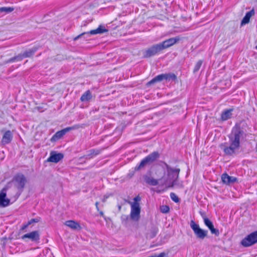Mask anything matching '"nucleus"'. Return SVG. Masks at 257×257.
Masks as SVG:
<instances>
[{"instance_id": "nucleus-1", "label": "nucleus", "mask_w": 257, "mask_h": 257, "mask_svg": "<svg viewBox=\"0 0 257 257\" xmlns=\"http://www.w3.org/2000/svg\"><path fill=\"white\" fill-rule=\"evenodd\" d=\"M230 145L227 143H222L219 147L226 155L231 156L235 153L239 149L241 138V127L239 124H236L232 130L231 133L228 136Z\"/></svg>"}, {"instance_id": "nucleus-2", "label": "nucleus", "mask_w": 257, "mask_h": 257, "mask_svg": "<svg viewBox=\"0 0 257 257\" xmlns=\"http://www.w3.org/2000/svg\"><path fill=\"white\" fill-rule=\"evenodd\" d=\"M164 165L167 175L165 184H169L168 187H173L176 184L180 170L179 168H173L166 163H164Z\"/></svg>"}, {"instance_id": "nucleus-3", "label": "nucleus", "mask_w": 257, "mask_h": 257, "mask_svg": "<svg viewBox=\"0 0 257 257\" xmlns=\"http://www.w3.org/2000/svg\"><path fill=\"white\" fill-rule=\"evenodd\" d=\"M15 187L18 189L19 196L23 191L27 182L26 177L23 174H17L13 178Z\"/></svg>"}, {"instance_id": "nucleus-4", "label": "nucleus", "mask_w": 257, "mask_h": 257, "mask_svg": "<svg viewBox=\"0 0 257 257\" xmlns=\"http://www.w3.org/2000/svg\"><path fill=\"white\" fill-rule=\"evenodd\" d=\"M190 225L193 230L194 234L198 238L203 239L207 235L208 231L201 229L199 225L192 220L190 221Z\"/></svg>"}, {"instance_id": "nucleus-5", "label": "nucleus", "mask_w": 257, "mask_h": 257, "mask_svg": "<svg viewBox=\"0 0 257 257\" xmlns=\"http://www.w3.org/2000/svg\"><path fill=\"white\" fill-rule=\"evenodd\" d=\"M128 203L131 205V210L130 213V218L132 220L137 221L140 218L141 207L139 203H132L129 201Z\"/></svg>"}, {"instance_id": "nucleus-6", "label": "nucleus", "mask_w": 257, "mask_h": 257, "mask_svg": "<svg viewBox=\"0 0 257 257\" xmlns=\"http://www.w3.org/2000/svg\"><path fill=\"white\" fill-rule=\"evenodd\" d=\"M177 78V76L174 73H165L158 75L155 77L153 79L148 83V85H151L157 82H161L163 80H175Z\"/></svg>"}, {"instance_id": "nucleus-7", "label": "nucleus", "mask_w": 257, "mask_h": 257, "mask_svg": "<svg viewBox=\"0 0 257 257\" xmlns=\"http://www.w3.org/2000/svg\"><path fill=\"white\" fill-rule=\"evenodd\" d=\"M162 51V49L160 44H157L144 51L143 56L144 58H150L157 55Z\"/></svg>"}, {"instance_id": "nucleus-8", "label": "nucleus", "mask_w": 257, "mask_h": 257, "mask_svg": "<svg viewBox=\"0 0 257 257\" xmlns=\"http://www.w3.org/2000/svg\"><path fill=\"white\" fill-rule=\"evenodd\" d=\"M257 242V231H255L242 240V245L250 246Z\"/></svg>"}, {"instance_id": "nucleus-9", "label": "nucleus", "mask_w": 257, "mask_h": 257, "mask_svg": "<svg viewBox=\"0 0 257 257\" xmlns=\"http://www.w3.org/2000/svg\"><path fill=\"white\" fill-rule=\"evenodd\" d=\"M107 32H108V30L106 29L104 26L100 25L97 29H96L95 30H91L90 31L87 32L82 33V34H81L79 35L76 37L74 39V40H77L79 38H81L82 36H85V35H86L87 36H89V35H96L97 34H102V33H104Z\"/></svg>"}, {"instance_id": "nucleus-10", "label": "nucleus", "mask_w": 257, "mask_h": 257, "mask_svg": "<svg viewBox=\"0 0 257 257\" xmlns=\"http://www.w3.org/2000/svg\"><path fill=\"white\" fill-rule=\"evenodd\" d=\"M77 128L78 127L77 126H73L71 127H67L61 131H58L51 138L50 141L52 142H56L62 138L63 136L65 135L67 132Z\"/></svg>"}, {"instance_id": "nucleus-11", "label": "nucleus", "mask_w": 257, "mask_h": 257, "mask_svg": "<svg viewBox=\"0 0 257 257\" xmlns=\"http://www.w3.org/2000/svg\"><path fill=\"white\" fill-rule=\"evenodd\" d=\"M7 187H4L0 192V207H5L10 204V200L7 198Z\"/></svg>"}, {"instance_id": "nucleus-12", "label": "nucleus", "mask_w": 257, "mask_h": 257, "mask_svg": "<svg viewBox=\"0 0 257 257\" xmlns=\"http://www.w3.org/2000/svg\"><path fill=\"white\" fill-rule=\"evenodd\" d=\"M180 38L179 37L171 38L163 42L160 43L162 50L170 47L179 41Z\"/></svg>"}, {"instance_id": "nucleus-13", "label": "nucleus", "mask_w": 257, "mask_h": 257, "mask_svg": "<svg viewBox=\"0 0 257 257\" xmlns=\"http://www.w3.org/2000/svg\"><path fill=\"white\" fill-rule=\"evenodd\" d=\"M21 238L23 240L28 238L32 241L38 242L40 240L39 232L37 230L33 231L24 234Z\"/></svg>"}, {"instance_id": "nucleus-14", "label": "nucleus", "mask_w": 257, "mask_h": 257, "mask_svg": "<svg viewBox=\"0 0 257 257\" xmlns=\"http://www.w3.org/2000/svg\"><path fill=\"white\" fill-rule=\"evenodd\" d=\"M63 155L62 153H57L52 151L50 153V157L47 159V162L57 163L63 158Z\"/></svg>"}, {"instance_id": "nucleus-15", "label": "nucleus", "mask_w": 257, "mask_h": 257, "mask_svg": "<svg viewBox=\"0 0 257 257\" xmlns=\"http://www.w3.org/2000/svg\"><path fill=\"white\" fill-rule=\"evenodd\" d=\"M13 134L10 130L7 131L4 134L2 140L3 145H6L10 143L13 139Z\"/></svg>"}, {"instance_id": "nucleus-16", "label": "nucleus", "mask_w": 257, "mask_h": 257, "mask_svg": "<svg viewBox=\"0 0 257 257\" xmlns=\"http://www.w3.org/2000/svg\"><path fill=\"white\" fill-rule=\"evenodd\" d=\"M159 157V154L157 152H154L145 158L146 161L149 165L155 162Z\"/></svg>"}, {"instance_id": "nucleus-17", "label": "nucleus", "mask_w": 257, "mask_h": 257, "mask_svg": "<svg viewBox=\"0 0 257 257\" xmlns=\"http://www.w3.org/2000/svg\"><path fill=\"white\" fill-rule=\"evenodd\" d=\"M254 14L255 13L253 9H252L250 11L247 12L245 16L242 19V26L248 24L249 22L250 18L254 16Z\"/></svg>"}, {"instance_id": "nucleus-18", "label": "nucleus", "mask_w": 257, "mask_h": 257, "mask_svg": "<svg viewBox=\"0 0 257 257\" xmlns=\"http://www.w3.org/2000/svg\"><path fill=\"white\" fill-rule=\"evenodd\" d=\"M65 224L73 229H80L81 228L80 225L77 222L73 220L66 221Z\"/></svg>"}, {"instance_id": "nucleus-19", "label": "nucleus", "mask_w": 257, "mask_h": 257, "mask_svg": "<svg viewBox=\"0 0 257 257\" xmlns=\"http://www.w3.org/2000/svg\"><path fill=\"white\" fill-rule=\"evenodd\" d=\"M100 152V151L98 150H90L88 151V154L84 156L83 157L86 159H90L92 158L93 156L98 155Z\"/></svg>"}, {"instance_id": "nucleus-20", "label": "nucleus", "mask_w": 257, "mask_h": 257, "mask_svg": "<svg viewBox=\"0 0 257 257\" xmlns=\"http://www.w3.org/2000/svg\"><path fill=\"white\" fill-rule=\"evenodd\" d=\"M92 98L91 93L90 90L86 91L82 94L80 98V100L82 102H87L89 101Z\"/></svg>"}, {"instance_id": "nucleus-21", "label": "nucleus", "mask_w": 257, "mask_h": 257, "mask_svg": "<svg viewBox=\"0 0 257 257\" xmlns=\"http://www.w3.org/2000/svg\"><path fill=\"white\" fill-rule=\"evenodd\" d=\"M38 48L37 47H33L25 51L23 54L24 58H28L33 56L34 53L37 51Z\"/></svg>"}, {"instance_id": "nucleus-22", "label": "nucleus", "mask_w": 257, "mask_h": 257, "mask_svg": "<svg viewBox=\"0 0 257 257\" xmlns=\"http://www.w3.org/2000/svg\"><path fill=\"white\" fill-rule=\"evenodd\" d=\"M232 109H227L224 111L221 114V119L225 121L230 118L232 115Z\"/></svg>"}, {"instance_id": "nucleus-23", "label": "nucleus", "mask_w": 257, "mask_h": 257, "mask_svg": "<svg viewBox=\"0 0 257 257\" xmlns=\"http://www.w3.org/2000/svg\"><path fill=\"white\" fill-rule=\"evenodd\" d=\"M145 181L147 183L152 186H156L159 184L158 180L147 176L145 177Z\"/></svg>"}, {"instance_id": "nucleus-24", "label": "nucleus", "mask_w": 257, "mask_h": 257, "mask_svg": "<svg viewBox=\"0 0 257 257\" xmlns=\"http://www.w3.org/2000/svg\"><path fill=\"white\" fill-rule=\"evenodd\" d=\"M158 232V228L155 226H153L150 229V232L148 233L147 236L150 238H153L156 236Z\"/></svg>"}, {"instance_id": "nucleus-25", "label": "nucleus", "mask_w": 257, "mask_h": 257, "mask_svg": "<svg viewBox=\"0 0 257 257\" xmlns=\"http://www.w3.org/2000/svg\"><path fill=\"white\" fill-rule=\"evenodd\" d=\"M149 165L148 163H147V161H146V159L144 158L143 160H142L140 163V164L138 166H137L135 170L136 171L140 170L143 168H144L146 165Z\"/></svg>"}, {"instance_id": "nucleus-26", "label": "nucleus", "mask_w": 257, "mask_h": 257, "mask_svg": "<svg viewBox=\"0 0 257 257\" xmlns=\"http://www.w3.org/2000/svg\"><path fill=\"white\" fill-rule=\"evenodd\" d=\"M149 165L148 163H147V161H146V159L144 158L143 160H142L140 163V164L138 166H137L135 170L136 171L140 170L143 168H144L146 165Z\"/></svg>"}, {"instance_id": "nucleus-27", "label": "nucleus", "mask_w": 257, "mask_h": 257, "mask_svg": "<svg viewBox=\"0 0 257 257\" xmlns=\"http://www.w3.org/2000/svg\"><path fill=\"white\" fill-rule=\"evenodd\" d=\"M231 177L228 176L227 174L224 173L222 175L221 179L222 182L225 184H229Z\"/></svg>"}, {"instance_id": "nucleus-28", "label": "nucleus", "mask_w": 257, "mask_h": 257, "mask_svg": "<svg viewBox=\"0 0 257 257\" xmlns=\"http://www.w3.org/2000/svg\"><path fill=\"white\" fill-rule=\"evenodd\" d=\"M203 63V61L201 60H200L197 61V62L196 63L194 69H193V73H196L200 69L201 66H202Z\"/></svg>"}, {"instance_id": "nucleus-29", "label": "nucleus", "mask_w": 257, "mask_h": 257, "mask_svg": "<svg viewBox=\"0 0 257 257\" xmlns=\"http://www.w3.org/2000/svg\"><path fill=\"white\" fill-rule=\"evenodd\" d=\"M14 9L12 7H2L0 8V13H10L14 11Z\"/></svg>"}, {"instance_id": "nucleus-30", "label": "nucleus", "mask_w": 257, "mask_h": 257, "mask_svg": "<svg viewBox=\"0 0 257 257\" xmlns=\"http://www.w3.org/2000/svg\"><path fill=\"white\" fill-rule=\"evenodd\" d=\"M208 228L210 229L211 233L213 234H215L216 236H218L219 234V230L214 227L213 224Z\"/></svg>"}, {"instance_id": "nucleus-31", "label": "nucleus", "mask_w": 257, "mask_h": 257, "mask_svg": "<svg viewBox=\"0 0 257 257\" xmlns=\"http://www.w3.org/2000/svg\"><path fill=\"white\" fill-rule=\"evenodd\" d=\"M208 228L210 229L211 233L213 234H215L216 236H218L219 234V230L214 227L213 224Z\"/></svg>"}, {"instance_id": "nucleus-32", "label": "nucleus", "mask_w": 257, "mask_h": 257, "mask_svg": "<svg viewBox=\"0 0 257 257\" xmlns=\"http://www.w3.org/2000/svg\"><path fill=\"white\" fill-rule=\"evenodd\" d=\"M208 228L210 229L211 233L213 234H215L216 236H218L219 234V230L214 227L213 224Z\"/></svg>"}, {"instance_id": "nucleus-33", "label": "nucleus", "mask_w": 257, "mask_h": 257, "mask_svg": "<svg viewBox=\"0 0 257 257\" xmlns=\"http://www.w3.org/2000/svg\"><path fill=\"white\" fill-rule=\"evenodd\" d=\"M208 228L210 229L211 233L213 234H215L216 236H218L219 234V230L214 227L213 224Z\"/></svg>"}, {"instance_id": "nucleus-34", "label": "nucleus", "mask_w": 257, "mask_h": 257, "mask_svg": "<svg viewBox=\"0 0 257 257\" xmlns=\"http://www.w3.org/2000/svg\"><path fill=\"white\" fill-rule=\"evenodd\" d=\"M203 218L204 220V223L205 225L206 226H207L208 228L213 225L212 222L206 216H204V217L203 216Z\"/></svg>"}, {"instance_id": "nucleus-35", "label": "nucleus", "mask_w": 257, "mask_h": 257, "mask_svg": "<svg viewBox=\"0 0 257 257\" xmlns=\"http://www.w3.org/2000/svg\"><path fill=\"white\" fill-rule=\"evenodd\" d=\"M170 197L171 199L176 203L179 202V199L178 197L173 192L170 193Z\"/></svg>"}, {"instance_id": "nucleus-36", "label": "nucleus", "mask_w": 257, "mask_h": 257, "mask_svg": "<svg viewBox=\"0 0 257 257\" xmlns=\"http://www.w3.org/2000/svg\"><path fill=\"white\" fill-rule=\"evenodd\" d=\"M170 208L167 205H164L161 207V211L162 213H166L169 211Z\"/></svg>"}, {"instance_id": "nucleus-37", "label": "nucleus", "mask_w": 257, "mask_h": 257, "mask_svg": "<svg viewBox=\"0 0 257 257\" xmlns=\"http://www.w3.org/2000/svg\"><path fill=\"white\" fill-rule=\"evenodd\" d=\"M40 221V218H36L31 219L30 220H29L27 223L30 225L32 224L33 223H37Z\"/></svg>"}, {"instance_id": "nucleus-38", "label": "nucleus", "mask_w": 257, "mask_h": 257, "mask_svg": "<svg viewBox=\"0 0 257 257\" xmlns=\"http://www.w3.org/2000/svg\"><path fill=\"white\" fill-rule=\"evenodd\" d=\"M128 218H129V216L128 215H122L121 216V221H122V223H126L127 221L128 220Z\"/></svg>"}, {"instance_id": "nucleus-39", "label": "nucleus", "mask_w": 257, "mask_h": 257, "mask_svg": "<svg viewBox=\"0 0 257 257\" xmlns=\"http://www.w3.org/2000/svg\"><path fill=\"white\" fill-rule=\"evenodd\" d=\"M16 61H22L24 58V56L22 53L19 54L18 55L16 56Z\"/></svg>"}, {"instance_id": "nucleus-40", "label": "nucleus", "mask_w": 257, "mask_h": 257, "mask_svg": "<svg viewBox=\"0 0 257 257\" xmlns=\"http://www.w3.org/2000/svg\"><path fill=\"white\" fill-rule=\"evenodd\" d=\"M141 197L139 196H137L134 198V202H132V203H139V202L141 201Z\"/></svg>"}, {"instance_id": "nucleus-41", "label": "nucleus", "mask_w": 257, "mask_h": 257, "mask_svg": "<svg viewBox=\"0 0 257 257\" xmlns=\"http://www.w3.org/2000/svg\"><path fill=\"white\" fill-rule=\"evenodd\" d=\"M16 61V56L13 57L10 59L8 60L7 63H11Z\"/></svg>"}, {"instance_id": "nucleus-42", "label": "nucleus", "mask_w": 257, "mask_h": 257, "mask_svg": "<svg viewBox=\"0 0 257 257\" xmlns=\"http://www.w3.org/2000/svg\"><path fill=\"white\" fill-rule=\"evenodd\" d=\"M29 226V225L28 224V223H27L26 224H24L23 225V226H22L21 228V230H25V229H26L28 226Z\"/></svg>"}, {"instance_id": "nucleus-43", "label": "nucleus", "mask_w": 257, "mask_h": 257, "mask_svg": "<svg viewBox=\"0 0 257 257\" xmlns=\"http://www.w3.org/2000/svg\"><path fill=\"white\" fill-rule=\"evenodd\" d=\"M231 178H232V179H230V183H233V182H235V181H236V178H235V177H231Z\"/></svg>"}, {"instance_id": "nucleus-44", "label": "nucleus", "mask_w": 257, "mask_h": 257, "mask_svg": "<svg viewBox=\"0 0 257 257\" xmlns=\"http://www.w3.org/2000/svg\"><path fill=\"white\" fill-rule=\"evenodd\" d=\"M98 204H99V203L98 202H96L95 203V206H96V208L97 211H99V207H98Z\"/></svg>"}, {"instance_id": "nucleus-45", "label": "nucleus", "mask_w": 257, "mask_h": 257, "mask_svg": "<svg viewBox=\"0 0 257 257\" xmlns=\"http://www.w3.org/2000/svg\"><path fill=\"white\" fill-rule=\"evenodd\" d=\"M99 214H100V215L101 216H102V217H103V216H104L103 212L102 211H100L99 212Z\"/></svg>"}, {"instance_id": "nucleus-46", "label": "nucleus", "mask_w": 257, "mask_h": 257, "mask_svg": "<svg viewBox=\"0 0 257 257\" xmlns=\"http://www.w3.org/2000/svg\"><path fill=\"white\" fill-rule=\"evenodd\" d=\"M201 216H202V217H203V216H204H204H206L205 215L204 213H201Z\"/></svg>"}, {"instance_id": "nucleus-47", "label": "nucleus", "mask_w": 257, "mask_h": 257, "mask_svg": "<svg viewBox=\"0 0 257 257\" xmlns=\"http://www.w3.org/2000/svg\"><path fill=\"white\" fill-rule=\"evenodd\" d=\"M256 49H257V46H256Z\"/></svg>"}]
</instances>
